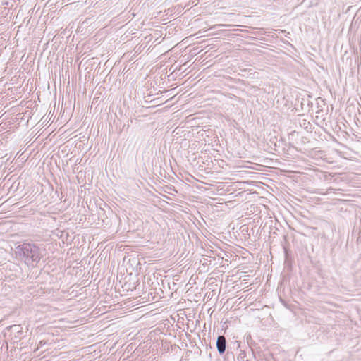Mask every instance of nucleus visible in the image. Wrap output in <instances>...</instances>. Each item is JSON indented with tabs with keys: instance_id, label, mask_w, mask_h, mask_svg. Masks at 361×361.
<instances>
[{
	"instance_id": "obj_1",
	"label": "nucleus",
	"mask_w": 361,
	"mask_h": 361,
	"mask_svg": "<svg viewBox=\"0 0 361 361\" xmlns=\"http://www.w3.org/2000/svg\"><path fill=\"white\" fill-rule=\"evenodd\" d=\"M16 254L28 266L37 264L42 257L39 247L29 243H24L17 246Z\"/></svg>"
},
{
	"instance_id": "obj_2",
	"label": "nucleus",
	"mask_w": 361,
	"mask_h": 361,
	"mask_svg": "<svg viewBox=\"0 0 361 361\" xmlns=\"http://www.w3.org/2000/svg\"><path fill=\"white\" fill-rule=\"evenodd\" d=\"M216 348L220 355H223L226 349V340L224 336H219L216 340Z\"/></svg>"
},
{
	"instance_id": "obj_3",
	"label": "nucleus",
	"mask_w": 361,
	"mask_h": 361,
	"mask_svg": "<svg viewBox=\"0 0 361 361\" xmlns=\"http://www.w3.org/2000/svg\"><path fill=\"white\" fill-rule=\"evenodd\" d=\"M9 330L11 334H15L16 338H20V336L23 334V328L20 325H12L9 326Z\"/></svg>"
},
{
	"instance_id": "obj_4",
	"label": "nucleus",
	"mask_w": 361,
	"mask_h": 361,
	"mask_svg": "<svg viewBox=\"0 0 361 361\" xmlns=\"http://www.w3.org/2000/svg\"><path fill=\"white\" fill-rule=\"evenodd\" d=\"M237 360L238 361H247V360H246V353L244 350H240L237 357Z\"/></svg>"
},
{
	"instance_id": "obj_5",
	"label": "nucleus",
	"mask_w": 361,
	"mask_h": 361,
	"mask_svg": "<svg viewBox=\"0 0 361 361\" xmlns=\"http://www.w3.org/2000/svg\"><path fill=\"white\" fill-rule=\"evenodd\" d=\"M44 344H45V342H44V341H41L39 342V345H40V346H42V345H44Z\"/></svg>"
}]
</instances>
